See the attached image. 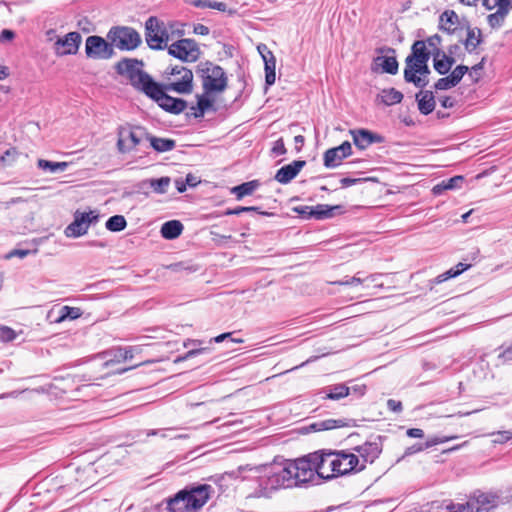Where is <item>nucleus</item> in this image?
Here are the masks:
<instances>
[{
  "mask_svg": "<svg viewBox=\"0 0 512 512\" xmlns=\"http://www.w3.org/2000/svg\"><path fill=\"white\" fill-rule=\"evenodd\" d=\"M407 435L411 438H422L424 436V432L419 428H411L407 430Z\"/></svg>",
  "mask_w": 512,
  "mask_h": 512,
  "instance_id": "nucleus-61",
  "label": "nucleus"
},
{
  "mask_svg": "<svg viewBox=\"0 0 512 512\" xmlns=\"http://www.w3.org/2000/svg\"><path fill=\"white\" fill-rule=\"evenodd\" d=\"M38 168L48 171L50 173L63 172L67 169V162H52L45 159H39L37 162Z\"/></svg>",
  "mask_w": 512,
  "mask_h": 512,
  "instance_id": "nucleus-37",
  "label": "nucleus"
},
{
  "mask_svg": "<svg viewBox=\"0 0 512 512\" xmlns=\"http://www.w3.org/2000/svg\"><path fill=\"white\" fill-rule=\"evenodd\" d=\"M481 43V31L478 28H469L467 38L464 41L465 49L468 52L474 51Z\"/></svg>",
  "mask_w": 512,
  "mask_h": 512,
  "instance_id": "nucleus-36",
  "label": "nucleus"
},
{
  "mask_svg": "<svg viewBox=\"0 0 512 512\" xmlns=\"http://www.w3.org/2000/svg\"><path fill=\"white\" fill-rule=\"evenodd\" d=\"M439 55L440 54L438 52L434 57V68L439 74L445 75L455 63V59L451 56H447L446 54H442V58L440 59Z\"/></svg>",
  "mask_w": 512,
  "mask_h": 512,
  "instance_id": "nucleus-33",
  "label": "nucleus"
},
{
  "mask_svg": "<svg viewBox=\"0 0 512 512\" xmlns=\"http://www.w3.org/2000/svg\"><path fill=\"white\" fill-rule=\"evenodd\" d=\"M118 356L122 358L123 360H128L133 357V348L132 347H126V348H119L118 349Z\"/></svg>",
  "mask_w": 512,
  "mask_h": 512,
  "instance_id": "nucleus-58",
  "label": "nucleus"
},
{
  "mask_svg": "<svg viewBox=\"0 0 512 512\" xmlns=\"http://www.w3.org/2000/svg\"><path fill=\"white\" fill-rule=\"evenodd\" d=\"M469 71L468 66L465 65H458L456 66L453 71L449 74L452 79L456 82L458 85L459 82L462 80L463 76Z\"/></svg>",
  "mask_w": 512,
  "mask_h": 512,
  "instance_id": "nucleus-49",
  "label": "nucleus"
},
{
  "mask_svg": "<svg viewBox=\"0 0 512 512\" xmlns=\"http://www.w3.org/2000/svg\"><path fill=\"white\" fill-rule=\"evenodd\" d=\"M183 228V224L180 221L170 220L162 225L160 232L163 238L172 240L181 235Z\"/></svg>",
  "mask_w": 512,
  "mask_h": 512,
  "instance_id": "nucleus-28",
  "label": "nucleus"
},
{
  "mask_svg": "<svg viewBox=\"0 0 512 512\" xmlns=\"http://www.w3.org/2000/svg\"><path fill=\"white\" fill-rule=\"evenodd\" d=\"M275 67H276V59H269L268 61H266L265 82L268 86H271L275 83V79H276Z\"/></svg>",
  "mask_w": 512,
  "mask_h": 512,
  "instance_id": "nucleus-44",
  "label": "nucleus"
},
{
  "mask_svg": "<svg viewBox=\"0 0 512 512\" xmlns=\"http://www.w3.org/2000/svg\"><path fill=\"white\" fill-rule=\"evenodd\" d=\"M387 407L389 408V410H391L393 412H401L402 411L401 402L394 400V399H389L387 401Z\"/></svg>",
  "mask_w": 512,
  "mask_h": 512,
  "instance_id": "nucleus-59",
  "label": "nucleus"
},
{
  "mask_svg": "<svg viewBox=\"0 0 512 512\" xmlns=\"http://www.w3.org/2000/svg\"><path fill=\"white\" fill-rule=\"evenodd\" d=\"M194 33L198 35H208L209 28L203 24H197L194 26Z\"/></svg>",
  "mask_w": 512,
  "mask_h": 512,
  "instance_id": "nucleus-63",
  "label": "nucleus"
},
{
  "mask_svg": "<svg viewBox=\"0 0 512 512\" xmlns=\"http://www.w3.org/2000/svg\"><path fill=\"white\" fill-rule=\"evenodd\" d=\"M188 3L197 8H210L218 11H225L227 5L224 2H217L211 0H188Z\"/></svg>",
  "mask_w": 512,
  "mask_h": 512,
  "instance_id": "nucleus-39",
  "label": "nucleus"
},
{
  "mask_svg": "<svg viewBox=\"0 0 512 512\" xmlns=\"http://www.w3.org/2000/svg\"><path fill=\"white\" fill-rule=\"evenodd\" d=\"M259 186V181L252 180L232 187L230 192L236 196L237 200H241L245 196L252 195Z\"/></svg>",
  "mask_w": 512,
  "mask_h": 512,
  "instance_id": "nucleus-29",
  "label": "nucleus"
},
{
  "mask_svg": "<svg viewBox=\"0 0 512 512\" xmlns=\"http://www.w3.org/2000/svg\"><path fill=\"white\" fill-rule=\"evenodd\" d=\"M209 351V348L203 347V348H193L189 350L184 356L179 357L176 362L188 360L190 358H193L197 355L207 353Z\"/></svg>",
  "mask_w": 512,
  "mask_h": 512,
  "instance_id": "nucleus-54",
  "label": "nucleus"
},
{
  "mask_svg": "<svg viewBox=\"0 0 512 512\" xmlns=\"http://www.w3.org/2000/svg\"><path fill=\"white\" fill-rule=\"evenodd\" d=\"M259 212V208L255 206H239L236 208H229L224 212V215H239L243 212Z\"/></svg>",
  "mask_w": 512,
  "mask_h": 512,
  "instance_id": "nucleus-50",
  "label": "nucleus"
},
{
  "mask_svg": "<svg viewBox=\"0 0 512 512\" xmlns=\"http://www.w3.org/2000/svg\"><path fill=\"white\" fill-rule=\"evenodd\" d=\"M16 332L7 326L0 327V342H11L16 338Z\"/></svg>",
  "mask_w": 512,
  "mask_h": 512,
  "instance_id": "nucleus-47",
  "label": "nucleus"
},
{
  "mask_svg": "<svg viewBox=\"0 0 512 512\" xmlns=\"http://www.w3.org/2000/svg\"><path fill=\"white\" fill-rule=\"evenodd\" d=\"M147 142L150 146L159 153L171 151L175 148L176 142L173 139L159 138L148 133Z\"/></svg>",
  "mask_w": 512,
  "mask_h": 512,
  "instance_id": "nucleus-27",
  "label": "nucleus"
},
{
  "mask_svg": "<svg viewBox=\"0 0 512 512\" xmlns=\"http://www.w3.org/2000/svg\"><path fill=\"white\" fill-rule=\"evenodd\" d=\"M245 481L246 499H271L281 489H287L285 474L279 464L264 466H240L238 468Z\"/></svg>",
  "mask_w": 512,
  "mask_h": 512,
  "instance_id": "nucleus-2",
  "label": "nucleus"
},
{
  "mask_svg": "<svg viewBox=\"0 0 512 512\" xmlns=\"http://www.w3.org/2000/svg\"><path fill=\"white\" fill-rule=\"evenodd\" d=\"M511 9H512V6L508 2V3L504 4L503 8L496 10L495 13L489 14L487 17V21H488V24L490 25V27L500 28L503 25L505 18Z\"/></svg>",
  "mask_w": 512,
  "mask_h": 512,
  "instance_id": "nucleus-31",
  "label": "nucleus"
},
{
  "mask_svg": "<svg viewBox=\"0 0 512 512\" xmlns=\"http://www.w3.org/2000/svg\"><path fill=\"white\" fill-rule=\"evenodd\" d=\"M498 359L501 361V363H505L507 361L512 360V344L510 346H507L499 355Z\"/></svg>",
  "mask_w": 512,
  "mask_h": 512,
  "instance_id": "nucleus-57",
  "label": "nucleus"
},
{
  "mask_svg": "<svg viewBox=\"0 0 512 512\" xmlns=\"http://www.w3.org/2000/svg\"><path fill=\"white\" fill-rule=\"evenodd\" d=\"M439 25L441 30L453 33L459 25V17L455 11L446 10L440 16Z\"/></svg>",
  "mask_w": 512,
  "mask_h": 512,
  "instance_id": "nucleus-26",
  "label": "nucleus"
},
{
  "mask_svg": "<svg viewBox=\"0 0 512 512\" xmlns=\"http://www.w3.org/2000/svg\"><path fill=\"white\" fill-rule=\"evenodd\" d=\"M126 226V219L122 215H114L110 217L105 224L106 229L112 232H120L124 230Z\"/></svg>",
  "mask_w": 512,
  "mask_h": 512,
  "instance_id": "nucleus-40",
  "label": "nucleus"
},
{
  "mask_svg": "<svg viewBox=\"0 0 512 512\" xmlns=\"http://www.w3.org/2000/svg\"><path fill=\"white\" fill-rule=\"evenodd\" d=\"M510 3L512 6V0H482V5L487 10L500 9L504 7V4Z\"/></svg>",
  "mask_w": 512,
  "mask_h": 512,
  "instance_id": "nucleus-48",
  "label": "nucleus"
},
{
  "mask_svg": "<svg viewBox=\"0 0 512 512\" xmlns=\"http://www.w3.org/2000/svg\"><path fill=\"white\" fill-rule=\"evenodd\" d=\"M428 62H421L414 65H406L404 69V79L406 82L413 83L418 88H424L429 83L428 75L430 69Z\"/></svg>",
  "mask_w": 512,
  "mask_h": 512,
  "instance_id": "nucleus-14",
  "label": "nucleus"
},
{
  "mask_svg": "<svg viewBox=\"0 0 512 512\" xmlns=\"http://www.w3.org/2000/svg\"><path fill=\"white\" fill-rule=\"evenodd\" d=\"M464 181L463 176H454L450 179L443 180L432 189L434 195H440L446 190H455L461 187Z\"/></svg>",
  "mask_w": 512,
  "mask_h": 512,
  "instance_id": "nucleus-30",
  "label": "nucleus"
},
{
  "mask_svg": "<svg viewBox=\"0 0 512 512\" xmlns=\"http://www.w3.org/2000/svg\"><path fill=\"white\" fill-rule=\"evenodd\" d=\"M312 459L316 462L317 476L319 478L330 480L338 477L337 473V451L319 450L311 453Z\"/></svg>",
  "mask_w": 512,
  "mask_h": 512,
  "instance_id": "nucleus-8",
  "label": "nucleus"
},
{
  "mask_svg": "<svg viewBox=\"0 0 512 512\" xmlns=\"http://www.w3.org/2000/svg\"><path fill=\"white\" fill-rule=\"evenodd\" d=\"M196 106H191V114L195 118H201L205 112L212 107V101L206 95H197Z\"/></svg>",
  "mask_w": 512,
  "mask_h": 512,
  "instance_id": "nucleus-34",
  "label": "nucleus"
},
{
  "mask_svg": "<svg viewBox=\"0 0 512 512\" xmlns=\"http://www.w3.org/2000/svg\"><path fill=\"white\" fill-rule=\"evenodd\" d=\"M416 100L418 109L422 114L428 115L434 111L436 102L432 91H420L416 94Z\"/></svg>",
  "mask_w": 512,
  "mask_h": 512,
  "instance_id": "nucleus-25",
  "label": "nucleus"
},
{
  "mask_svg": "<svg viewBox=\"0 0 512 512\" xmlns=\"http://www.w3.org/2000/svg\"><path fill=\"white\" fill-rule=\"evenodd\" d=\"M272 153L275 156H280L286 153V148L282 139H278L274 142L272 147Z\"/></svg>",
  "mask_w": 512,
  "mask_h": 512,
  "instance_id": "nucleus-55",
  "label": "nucleus"
},
{
  "mask_svg": "<svg viewBox=\"0 0 512 512\" xmlns=\"http://www.w3.org/2000/svg\"><path fill=\"white\" fill-rule=\"evenodd\" d=\"M15 34L13 31L4 29L0 35V41H10L14 38Z\"/></svg>",
  "mask_w": 512,
  "mask_h": 512,
  "instance_id": "nucleus-64",
  "label": "nucleus"
},
{
  "mask_svg": "<svg viewBox=\"0 0 512 512\" xmlns=\"http://www.w3.org/2000/svg\"><path fill=\"white\" fill-rule=\"evenodd\" d=\"M82 315V311L78 307L62 306L59 310V316L55 320L57 323L64 322L65 320H75Z\"/></svg>",
  "mask_w": 512,
  "mask_h": 512,
  "instance_id": "nucleus-38",
  "label": "nucleus"
},
{
  "mask_svg": "<svg viewBox=\"0 0 512 512\" xmlns=\"http://www.w3.org/2000/svg\"><path fill=\"white\" fill-rule=\"evenodd\" d=\"M461 274V270H456L455 268H451L448 271L438 275L434 280L435 283H442L450 278H454Z\"/></svg>",
  "mask_w": 512,
  "mask_h": 512,
  "instance_id": "nucleus-53",
  "label": "nucleus"
},
{
  "mask_svg": "<svg viewBox=\"0 0 512 512\" xmlns=\"http://www.w3.org/2000/svg\"><path fill=\"white\" fill-rule=\"evenodd\" d=\"M351 154L352 146L350 142L345 141L341 145L328 149L324 153V166L327 168H335Z\"/></svg>",
  "mask_w": 512,
  "mask_h": 512,
  "instance_id": "nucleus-16",
  "label": "nucleus"
},
{
  "mask_svg": "<svg viewBox=\"0 0 512 512\" xmlns=\"http://www.w3.org/2000/svg\"><path fill=\"white\" fill-rule=\"evenodd\" d=\"M354 451L360 459V469L363 470L367 463H373L380 455L382 448L378 442H365L356 446Z\"/></svg>",
  "mask_w": 512,
  "mask_h": 512,
  "instance_id": "nucleus-18",
  "label": "nucleus"
},
{
  "mask_svg": "<svg viewBox=\"0 0 512 512\" xmlns=\"http://www.w3.org/2000/svg\"><path fill=\"white\" fill-rule=\"evenodd\" d=\"M81 43V35L78 32H70L64 37H57L53 49L57 56L76 54Z\"/></svg>",
  "mask_w": 512,
  "mask_h": 512,
  "instance_id": "nucleus-15",
  "label": "nucleus"
},
{
  "mask_svg": "<svg viewBox=\"0 0 512 512\" xmlns=\"http://www.w3.org/2000/svg\"><path fill=\"white\" fill-rule=\"evenodd\" d=\"M350 394V387L344 384H337L329 388V392L326 395L327 399L339 400Z\"/></svg>",
  "mask_w": 512,
  "mask_h": 512,
  "instance_id": "nucleus-41",
  "label": "nucleus"
},
{
  "mask_svg": "<svg viewBox=\"0 0 512 512\" xmlns=\"http://www.w3.org/2000/svg\"><path fill=\"white\" fill-rule=\"evenodd\" d=\"M279 465L282 474H285L288 488L311 482L317 475L316 462L312 459L311 453L295 460H287Z\"/></svg>",
  "mask_w": 512,
  "mask_h": 512,
  "instance_id": "nucleus-4",
  "label": "nucleus"
},
{
  "mask_svg": "<svg viewBox=\"0 0 512 512\" xmlns=\"http://www.w3.org/2000/svg\"><path fill=\"white\" fill-rule=\"evenodd\" d=\"M305 164L306 162L304 160H295L292 163L281 167L275 175V180L281 184L289 183L298 175Z\"/></svg>",
  "mask_w": 512,
  "mask_h": 512,
  "instance_id": "nucleus-21",
  "label": "nucleus"
},
{
  "mask_svg": "<svg viewBox=\"0 0 512 512\" xmlns=\"http://www.w3.org/2000/svg\"><path fill=\"white\" fill-rule=\"evenodd\" d=\"M164 89L178 94H190L193 91V73L183 65L167 67L163 72Z\"/></svg>",
  "mask_w": 512,
  "mask_h": 512,
  "instance_id": "nucleus-6",
  "label": "nucleus"
},
{
  "mask_svg": "<svg viewBox=\"0 0 512 512\" xmlns=\"http://www.w3.org/2000/svg\"><path fill=\"white\" fill-rule=\"evenodd\" d=\"M168 53L184 62H195L200 56V49L192 39H180L171 44Z\"/></svg>",
  "mask_w": 512,
  "mask_h": 512,
  "instance_id": "nucleus-12",
  "label": "nucleus"
},
{
  "mask_svg": "<svg viewBox=\"0 0 512 512\" xmlns=\"http://www.w3.org/2000/svg\"><path fill=\"white\" fill-rule=\"evenodd\" d=\"M257 49L261 56L269 55V59H275L273 53L268 49V47L265 44L258 45Z\"/></svg>",
  "mask_w": 512,
  "mask_h": 512,
  "instance_id": "nucleus-62",
  "label": "nucleus"
},
{
  "mask_svg": "<svg viewBox=\"0 0 512 512\" xmlns=\"http://www.w3.org/2000/svg\"><path fill=\"white\" fill-rule=\"evenodd\" d=\"M363 179H360V178H349V177H346V178H342L340 180V183L343 187H349V186H352V185H355L359 182H361Z\"/></svg>",
  "mask_w": 512,
  "mask_h": 512,
  "instance_id": "nucleus-60",
  "label": "nucleus"
},
{
  "mask_svg": "<svg viewBox=\"0 0 512 512\" xmlns=\"http://www.w3.org/2000/svg\"><path fill=\"white\" fill-rule=\"evenodd\" d=\"M107 38L120 50H133L141 43L140 34L130 27H114L108 32Z\"/></svg>",
  "mask_w": 512,
  "mask_h": 512,
  "instance_id": "nucleus-9",
  "label": "nucleus"
},
{
  "mask_svg": "<svg viewBox=\"0 0 512 512\" xmlns=\"http://www.w3.org/2000/svg\"><path fill=\"white\" fill-rule=\"evenodd\" d=\"M206 94L222 93L227 88L228 78L222 67L212 62H200L196 69Z\"/></svg>",
  "mask_w": 512,
  "mask_h": 512,
  "instance_id": "nucleus-5",
  "label": "nucleus"
},
{
  "mask_svg": "<svg viewBox=\"0 0 512 512\" xmlns=\"http://www.w3.org/2000/svg\"><path fill=\"white\" fill-rule=\"evenodd\" d=\"M350 133L354 144L361 150L366 149L373 143H381L383 141L382 136L365 129L351 130Z\"/></svg>",
  "mask_w": 512,
  "mask_h": 512,
  "instance_id": "nucleus-22",
  "label": "nucleus"
},
{
  "mask_svg": "<svg viewBox=\"0 0 512 512\" xmlns=\"http://www.w3.org/2000/svg\"><path fill=\"white\" fill-rule=\"evenodd\" d=\"M488 435L494 436V439L492 440L494 444H503L512 438V433L510 431H498Z\"/></svg>",
  "mask_w": 512,
  "mask_h": 512,
  "instance_id": "nucleus-46",
  "label": "nucleus"
},
{
  "mask_svg": "<svg viewBox=\"0 0 512 512\" xmlns=\"http://www.w3.org/2000/svg\"><path fill=\"white\" fill-rule=\"evenodd\" d=\"M374 62L382 68L383 72L394 75L398 71V62L395 56H378Z\"/></svg>",
  "mask_w": 512,
  "mask_h": 512,
  "instance_id": "nucleus-32",
  "label": "nucleus"
},
{
  "mask_svg": "<svg viewBox=\"0 0 512 512\" xmlns=\"http://www.w3.org/2000/svg\"><path fill=\"white\" fill-rule=\"evenodd\" d=\"M473 503L474 502H470L469 500L465 504L450 503L447 505L439 502H432L424 506V509L421 512H474Z\"/></svg>",
  "mask_w": 512,
  "mask_h": 512,
  "instance_id": "nucleus-20",
  "label": "nucleus"
},
{
  "mask_svg": "<svg viewBox=\"0 0 512 512\" xmlns=\"http://www.w3.org/2000/svg\"><path fill=\"white\" fill-rule=\"evenodd\" d=\"M145 38L148 46L152 49H163L169 40L168 32L163 22L156 17H149L145 23Z\"/></svg>",
  "mask_w": 512,
  "mask_h": 512,
  "instance_id": "nucleus-10",
  "label": "nucleus"
},
{
  "mask_svg": "<svg viewBox=\"0 0 512 512\" xmlns=\"http://www.w3.org/2000/svg\"><path fill=\"white\" fill-rule=\"evenodd\" d=\"M170 182L171 180L169 177H161L159 179L148 180L150 187L154 190V192L158 194L166 193Z\"/></svg>",
  "mask_w": 512,
  "mask_h": 512,
  "instance_id": "nucleus-43",
  "label": "nucleus"
},
{
  "mask_svg": "<svg viewBox=\"0 0 512 512\" xmlns=\"http://www.w3.org/2000/svg\"><path fill=\"white\" fill-rule=\"evenodd\" d=\"M380 98L385 105L391 106L400 103L403 99V94L394 88L383 89L380 93Z\"/></svg>",
  "mask_w": 512,
  "mask_h": 512,
  "instance_id": "nucleus-35",
  "label": "nucleus"
},
{
  "mask_svg": "<svg viewBox=\"0 0 512 512\" xmlns=\"http://www.w3.org/2000/svg\"><path fill=\"white\" fill-rule=\"evenodd\" d=\"M360 273H357L355 276L353 277H345L343 280H339V281H336L334 282V284H337V285H346V286H358V285H361L362 282H363V279L361 277H359Z\"/></svg>",
  "mask_w": 512,
  "mask_h": 512,
  "instance_id": "nucleus-51",
  "label": "nucleus"
},
{
  "mask_svg": "<svg viewBox=\"0 0 512 512\" xmlns=\"http://www.w3.org/2000/svg\"><path fill=\"white\" fill-rule=\"evenodd\" d=\"M85 52L88 58L109 59L113 56V45L100 36H89L85 42Z\"/></svg>",
  "mask_w": 512,
  "mask_h": 512,
  "instance_id": "nucleus-13",
  "label": "nucleus"
},
{
  "mask_svg": "<svg viewBox=\"0 0 512 512\" xmlns=\"http://www.w3.org/2000/svg\"><path fill=\"white\" fill-rule=\"evenodd\" d=\"M342 210L343 208L340 205L329 206L324 204H320L315 207L304 206L296 209L299 214H307L308 218L314 217L316 219L333 217L336 211L341 213Z\"/></svg>",
  "mask_w": 512,
  "mask_h": 512,
  "instance_id": "nucleus-19",
  "label": "nucleus"
},
{
  "mask_svg": "<svg viewBox=\"0 0 512 512\" xmlns=\"http://www.w3.org/2000/svg\"><path fill=\"white\" fill-rule=\"evenodd\" d=\"M457 86L456 82L450 75L440 78L434 85L436 90H448Z\"/></svg>",
  "mask_w": 512,
  "mask_h": 512,
  "instance_id": "nucleus-45",
  "label": "nucleus"
},
{
  "mask_svg": "<svg viewBox=\"0 0 512 512\" xmlns=\"http://www.w3.org/2000/svg\"><path fill=\"white\" fill-rule=\"evenodd\" d=\"M99 221V214L97 211L91 210L89 212L76 211L74 220L65 229L67 237H80L87 233L90 225L96 224Z\"/></svg>",
  "mask_w": 512,
  "mask_h": 512,
  "instance_id": "nucleus-11",
  "label": "nucleus"
},
{
  "mask_svg": "<svg viewBox=\"0 0 512 512\" xmlns=\"http://www.w3.org/2000/svg\"><path fill=\"white\" fill-rule=\"evenodd\" d=\"M143 63L136 59H123L116 65L117 72L125 75L131 85L153 99L162 109L172 114L182 113L187 102L180 98H174L167 94L168 90L155 82L145 71Z\"/></svg>",
  "mask_w": 512,
  "mask_h": 512,
  "instance_id": "nucleus-1",
  "label": "nucleus"
},
{
  "mask_svg": "<svg viewBox=\"0 0 512 512\" xmlns=\"http://www.w3.org/2000/svg\"><path fill=\"white\" fill-rule=\"evenodd\" d=\"M117 148L121 153H130L147 142L148 131L141 126H121L118 129Z\"/></svg>",
  "mask_w": 512,
  "mask_h": 512,
  "instance_id": "nucleus-7",
  "label": "nucleus"
},
{
  "mask_svg": "<svg viewBox=\"0 0 512 512\" xmlns=\"http://www.w3.org/2000/svg\"><path fill=\"white\" fill-rule=\"evenodd\" d=\"M456 438H458V436H442V437L435 436V437L429 438L427 440V442L425 444V448H429V447H432V446H435L438 444H442V443L448 442V441L456 439Z\"/></svg>",
  "mask_w": 512,
  "mask_h": 512,
  "instance_id": "nucleus-52",
  "label": "nucleus"
},
{
  "mask_svg": "<svg viewBox=\"0 0 512 512\" xmlns=\"http://www.w3.org/2000/svg\"><path fill=\"white\" fill-rule=\"evenodd\" d=\"M212 492L213 488L208 484L183 489L167 501V509L170 512H196L207 503Z\"/></svg>",
  "mask_w": 512,
  "mask_h": 512,
  "instance_id": "nucleus-3",
  "label": "nucleus"
},
{
  "mask_svg": "<svg viewBox=\"0 0 512 512\" xmlns=\"http://www.w3.org/2000/svg\"><path fill=\"white\" fill-rule=\"evenodd\" d=\"M337 455H338V460H337L338 476L361 471L360 459L356 454L345 451V450H341V451H337Z\"/></svg>",
  "mask_w": 512,
  "mask_h": 512,
  "instance_id": "nucleus-17",
  "label": "nucleus"
},
{
  "mask_svg": "<svg viewBox=\"0 0 512 512\" xmlns=\"http://www.w3.org/2000/svg\"><path fill=\"white\" fill-rule=\"evenodd\" d=\"M473 503L474 512H489L492 508L497 506V497L492 494L480 493L469 499Z\"/></svg>",
  "mask_w": 512,
  "mask_h": 512,
  "instance_id": "nucleus-23",
  "label": "nucleus"
},
{
  "mask_svg": "<svg viewBox=\"0 0 512 512\" xmlns=\"http://www.w3.org/2000/svg\"><path fill=\"white\" fill-rule=\"evenodd\" d=\"M345 426V422L342 419H327L311 425L315 431L331 430L337 427Z\"/></svg>",
  "mask_w": 512,
  "mask_h": 512,
  "instance_id": "nucleus-42",
  "label": "nucleus"
},
{
  "mask_svg": "<svg viewBox=\"0 0 512 512\" xmlns=\"http://www.w3.org/2000/svg\"><path fill=\"white\" fill-rule=\"evenodd\" d=\"M430 53L427 51L424 41L418 40L412 46V53L406 58V65H414L421 62H428Z\"/></svg>",
  "mask_w": 512,
  "mask_h": 512,
  "instance_id": "nucleus-24",
  "label": "nucleus"
},
{
  "mask_svg": "<svg viewBox=\"0 0 512 512\" xmlns=\"http://www.w3.org/2000/svg\"><path fill=\"white\" fill-rule=\"evenodd\" d=\"M30 253H31V251L28 249H13L12 251H10L7 254L6 258L10 259L13 257H18L20 259H23V258L27 257Z\"/></svg>",
  "mask_w": 512,
  "mask_h": 512,
  "instance_id": "nucleus-56",
  "label": "nucleus"
}]
</instances>
